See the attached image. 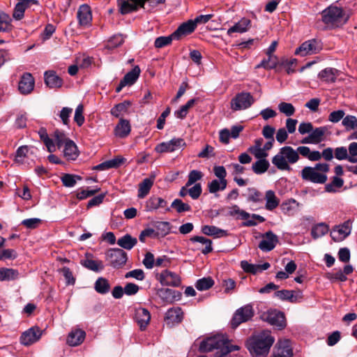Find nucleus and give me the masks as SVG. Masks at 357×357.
<instances>
[{
    "label": "nucleus",
    "instance_id": "obj_1",
    "mask_svg": "<svg viewBox=\"0 0 357 357\" xmlns=\"http://www.w3.org/2000/svg\"><path fill=\"white\" fill-rule=\"evenodd\" d=\"M239 347L230 344L228 338L224 335H215L202 340L199 345V351L209 352L216 350L214 357H231L230 352L237 351Z\"/></svg>",
    "mask_w": 357,
    "mask_h": 357
},
{
    "label": "nucleus",
    "instance_id": "obj_2",
    "mask_svg": "<svg viewBox=\"0 0 357 357\" xmlns=\"http://www.w3.org/2000/svg\"><path fill=\"white\" fill-rule=\"evenodd\" d=\"M275 341L268 331H264L254 335L248 348L253 357H265Z\"/></svg>",
    "mask_w": 357,
    "mask_h": 357
},
{
    "label": "nucleus",
    "instance_id": "obj_3",
    "mask_svg": "<svg viewBox=\"0 0 357 357\" xmlns=\"http://www.w3.org/2000/svg\"><path fill=\"white\" fill-rule=\"evenodd\" d=\"M300 159L296 151L290 146H284L279 149L272 158L273 165L281 171H291V165L296 163Z\"/></svg>",
    "mask_w": 357,
    "mask_h": 357
},
{
    "label": "nucleus",
    "instance_id": "obj_4",
    "mask_svg": "<svg viewBox=\"0 0 357 357\" xmlns=\"http://www.w3.org/2000/svg\"><path fill=\"white\" fill-rule=\"evenodd\" d=\"M329 171L327 163H317L314 167H305L301 172V178L304 181L313 183L324 184L327 181L326 173Z\"/></svg>",
    "mask_w": 357,
    "mask_h": 357
},
{
    "label": "nucleus",
    "instance_id": "obj_5",
    "mask_svg": "<svg viewBox=\"0 0 357 357\" xmlns=\"http://www.w3.org/2000/svg\"><path fill=\"white\" fill-rule=\"evenodd\" d=\"M322 21L328 26L338 27L348 20V16L343 9L336 6H330L321 13Z\"/></svg>",
    "mask_w": 357,
    "mask_h": 357
},
{
    "label": "nucleus",
    "instance_id": "obj_6",
    "mask_svg": "<svg viewBox=\"0 0 357 357\" xmlns=\"http://www.w3.org/2000/svg\"><path fill=\"white\" fill-rule=\"evenodd\" d=\"M261 318L269 324L277 327L279 330L283 329L287 325L284 314L277 310H269L264 312Z\"/></svg>",
    "mask_w": 357,
    "mask_h": 357
},
{
    "label": "nucleus",
    "instance_id": "obj_7",
    "mask_svg": "<svg viewBox=\"0 0 357 357\" xmlns=\"http://www.w3.org/2000/svg\"><path fill=\"white\" fill-rule=\"evenodd\" d=\"M106 257L110 266L114 268H119L126 264L128 255L122 249L111 248L107 251Z\"/></svg>",
    "mask_w": 357,
    "mask_h": 357
},
{
    "label": "nucleus",
    "instance_id": "obj_8",
    "mask_svg": "<svg viewBox=\"0 0 357 357\" xmlns=\"http://www.w3.org/2000/svg\"><path fill=\"white\" fill-rule=\"evenodd\" d=\"M254 102L255 99L250 93L241 92L231 99V108L234 111L245 109Z\"/></svg>",
    "mask_w": 357,
    "mask_h": 357
},
{
    "label": "nucleus",
    "instance_id": "obj_9",
    "mask_svg": "<svg viewBox=\"0 0 357 357\" xmlns=\"http://www.w3.org/2000/svg\"><path fill=\"white\" fill-rule=\"evenodd\" d=\"M254 315V310L250 305H246L238 309L231 321L232 328L238 327L241 323L248 321Z\"/></svg>",
    "mask_w": 357,
    "mask_h": 357
},
{
    "label": "nucleus",
    "instance_id": "obj_10",
    "mask_svg": "<svg viewBox=\"0 0 357 357\" xmlns=\"http://www.w3.org/2000/svg\"><path fill=\"white\" fill-rule=\"evenodd\" d=\"M352 222L348 220L342 224L336 225L331 231V236L335 242L344 240L351 231Z\"/></svg>",
    "mask_w": 357,
    "mask_h": 357
},
{
    "label": "nucleus",
    "instance_id": "obj_11",
    "mask_svg": "<svg viewBox=\"0 0 357 357\" xmlns=\"http://www.w3.org/2000/svg\"><path fill=\"white\" fill-rule=\"evenodd\" d=\"M321 50V45L315 39L308 40L303 43L296 50L295 54L301 56L312 55L319 53Z\"/></svg>",
    "mask_w": 357,
    "mask_h": 357
},
{
    "label": "nucleus",
    "instance_id": "obj_12",
    "mask_svg": "<svg viewBox=\"0 0 357 357\" xmlns=\"http://www.w3.org/2000/svg\"><path fill=\"white\" fill-rule=\"evenodd\" d=\"M185 146V142L182 138H173L168 142L158 144L155 148V151L160 153L173 152Z\"/></svg>",
    "mask_w": 357,
    "mask_h": 357
},
{
    "label": "nucleus",
    "instance_id": "obj_13",
    "mask_svg": "<svg viewBox=\"0 0 357 357\" xmlns=\"http://www.w3.org/2000/svg\"><path fill=\"white\" fill-rule=\"evenodd\" d=\"M42 335V331L38 326H33L20 336V343L24 346H29L40 340Z\"/></svg>",
    "mask_w": 357,
    "mask_h": 357
},
{
    "label": "nucleus",
    "instance_id": "obj_14",
    "mask_svg": "<svg viewBox=\"0 0 357 357\" xmlns=\"http://www.w3.org/2000/svg\"><path fill=\"white\" fill-rule=\"evenodd\" d=\"M35 86V79L30 73H24L18 83V90L22 95L31 93Z\"/></svg>",
    "mask_w": 357,
    "mask_h": 357
},
{
    "label": "nucleus",
    "instance_id": "obj_15",
    "mask_svg": "<svg viewBox=\"0 0 357 357\" xmlns=\"http://www.w3.org/2000/svg\"><path fill=\"white\" fill-rule=\"evenodd\" d=\"M183 319V312L180 307H172L165 314V323L169 328L180 324Z\"/></svg>",
    "mask_w": 357,
    "mask_h": 357
},
{
    "label": "nucleus",
    "instance_id": "obj_16",
    "mask_svg": "<svg viewBox=\"0 0 357 357\" xmlns=\"http://www.w3.org/2000/svg\"><path fill=\"white\" fill-rule=\"evenodd\" d=\"M278 243V237L271 231H268L262 235V240L258 247L264 252H269L275 248Z\"/></svg>",
    "mask_w": 357,
    "mask_h": 357
},
{
    "label": "nucleus",
    "instance_id": "obj_17",
    "mask_svg": "<svg viewBox=\"0 0 357 357\" xmlns=\"http://www.w3.org/2000/svg\"><path fill=\"white\" fill-rule=\"evenodd\" d=\"M293 351L289 340H279L275 345V350L271 357H291Z\"/></svg>",
    "mask_w": 357,
    "mask_h": 357
},
{
    "label": "nucleus",
    "instance_id": "obj_18",
    "mask_svg": "<svg viewBox=\"0 0 357 357\" xmlns=\"http://www.w3.org/2000/svg\"><path fill=\"white\" fill-rule=\"evenodd\" d=\"M159 281L162 285L178 287L181 284V278L176 273L165 270L159 276Z\"/></svg>",
    "mask_w": 357,
    "mask_h": 357
},
{
    "label": "nucleus",
    "instance_id": "obj_19",
    "mask_svg": "<svg viewBox=\"0 0 357 357\" xmlns=\"http://www.w3.org/2000/svg\"><path fill=\"white\" fill-rule=\"evenodd\" d=\"M167 202L162 197L151 196L146 202L145 210L148 212L156 211L159 208H165L166 211H169L170 208L167 207Z\"/></svg>",
    "mask_w": 357,
    "mask_h": 357
},
{
    "label": "nucleus",
    "instance_id": "obj_20",
    "mask_svg": "<svg viewBox=\"0 0 357 357\" xmlns=\"http://www.w3.org/2000/svg\"><path fill=\"white\" fill-rule=\"evenodd\" d=\"M141 331H144L149 325L151 320V314L149 311L144 307L135 309V317Z\"/></svg>",
    "mask_w": 357,
    "mask_h": 357
},
{
    "label": "nucleus",
    "instance_id": "obj_21",
    "mask_svg": "<svg viewBox=\"0 0 357 357\" xmlns=\"http://www.w3.org/2000/svg\"><path fill=\"white\" fill-rule=\"evenodd\" d=\"M117 2L122 15L130 13L143 7V1L141 0H117Z\"/></svg>",
    "mask_w": 357,
    "mask_h": 357
},
{
    "label": "nucleus",
    "instance_id": "obj_22",
    "mask_svg": "<svg viewBox=\"0 0 357 357\" xmlns=\"http://www.w3.org/2000/svg\"><path fill=\"white\" fill-rule=\"evenodd\" d=\"M197 26L192 20H189L181 24L177 29L173 33L174 40H179L183 36H187L192 33L196 29Z\"/></svg>",
    "mask_w": 357,
    "mask_h": 357
},
{
    "label": "nucleus",
    "instance_id": "obj_23",
    "mask_svg": "<svg viewBox=\"0 0 357 357\" xmlns=\"http://www.w3.org/2000/svg\"><path fill=\"white\" fill-rule=\"evenodd\" d=\"M77 17L80 26H86L89 25L92 20V14L90 7L87 4L80 6L77 13Z\"/></svg>",
    "mask_w": 357,
    "mask_h": 357
},
{
    "label": "nucleus",
    "instance_id": "obj_24",
    "mask_svg": "<svg viewBox=\"0 0 357 357\" xmlns=\"http://www.w3.org/2000/svg\"><path fill=\"white\" fill-rule=\"evenodd\" d=\"M157 294L163 301L169 303L179 300L181 296V294L179 291L168 288L158 289Z\"/></svg>",
    "mask_w": 357,
    "mask_h": 357
},
{
    "label": "nucleus",
    "instance_id": "obj_25",
    "mask_svg": "<svg viewBox=\"0 0 357 357\" xmlns=\"http://www.w3.org/2000/svg\"><path fill=\"white\" fill-rule=\"evenodd\" d=\"M347 131L354 130L349 137V139H357V118L354 115H347L342 121Z\"/></svg>",
    "mask_w": 357,
    "mask_h": 357
},
{
    "label": "nucleus",
    "instance_id": "obj_26",
    "mask_svg": "<svg viewBox=\"0 0 357 357\" xmlns=\"http://www.w3.org/2000/svg\"><path fill=\"white\" fill-rule=\"evenodd\" d=\"M86 337V333L82 329L72 331L68 336L67 343L71 347H76L81 344Z\"/></svg>",
    "mask_w": 357,
    "mask_h": 357
},
{
    "label": "nucleus",
    "instance_id": "obj_27",
    "mask_svg": "<svg viewBox=\"0 0 357 357\" xmlns=\"http://www.w3.org/2000/svg\"><path fill=\"white\" fill-rule=\"evenodd\" d=\"M155 176V175H151L149 178H144L139 184L138 189L137 197L140 199L145 197L150 192L152 188Z\"/></svg>",
    "mask_w": 357,
    "mask_h": 357
},
{
    "label": "nucleus",
    "instance_id": "obj_28",
    "mask_svg": "<svg viewBox=\"0 0 357 357\" xmlns=\"http://www.w3.org/2000/svg\"><path fill=\"white\" fill-rule=\"evenodd\" d=\"M295 151H297L298 155H302L307 158L310 161H318L321 158V153L318 151H311L307 146H298Z\"/></svg>",
    "mask_w": 357,
    "mask_h": 357
},
{
    "label": "nucleus",
    "instance_id": "obj_29",
    "mask_svg": "<svg viewBox=\"0 0 357 357\" xmlns=\"http://www.w3.org/2000/svg\"><path fill=\"white\" fill-rule=\"evenodd\" d=\"M44 77L45 83L50 88H59L63 84L62 79L54 71H46Z\"/></svg>",
    "mask_w": 357,
    "mask_h": 357
},
{
    "label": "nucleus",
    "instance_id": "obj_30",
    "mask_svg": "<svg viewBox=\"0 0 357 357\" xmlns=\"http://www.w3.org/2000/svg\"><path fill=\"white\" fill-rule=\"evenodd\" d=\"M250 25L251 21L248 18L243 17L228 29L227 34L231 35L233 33L246 32L250 29Z\"/></svg>",
    "mask_w": 357,
    "mask_h": 357
},
{
    "label": "nucleus",
    "instance_id": "obj_31",
    "mask_svg": "<svg viewBox=\"0 0 357 357\" xmlns=\"http://www.w3.org/2000/svg\"><path fill=\"white\" fill-rule=\"evenodd\" d=\"M131 130L130 124L128 120L121 119L114 129L116 136L124 138L127 137Z\"/></svg>",
    "mask_w": 357,
    "mask_h": 357
},
{
    "label": "nucleus",
    "instance_id": "obj_32",
    "mask_svg": "<svg viewBox=\"0 0 357 357\" xmlns=\"http://www.w3.org/2000/svg\"><path fill=\"white\" fill-rule=\"evenodd\" d=\"M338 75L339 71L333 68H326L319 73V79L327 83L334 82Z\"/></svg>",
    "mask_w": 357,
    "mask_h": 357
},
{
    "label": "nucleus",
    "instance_id": "obj_33",
    "mask_svg": "<svg viewBox=\"0 0 357 357\" xmlns=\"http://www.w3.org/2000/svg\"><path fill=\"white\" fill-rule=\"evenodd\" d=\"M266 205L265 208L268 211H273L280 204V199L276 197L274 191L269 190L265 195Z\"/></svg>",
    "mask_w": 357,
    "mask_h": 357
},
{
    "label": "nucleus",
    "instance_id": "obj_34",
    "mask_svg": "<svg viewBox=\"0 0 357 357\" xmlns=\"http://www.w3.org/2000/svg\"><path fill=\"white\" fill-rule=\"evenodd\" d=\"M203 234L207 236H211L215 238L227 236L228 235L226 230L220 229L215 226L204 225L202 227Z\"/></svg>",
    "mask_w": 357,
    "mask_h": 357
},
{
    "label": "nucleus",
    "instance_id": "obj_35",
    "mask_svg": "<svg viewBox=\"0 0 357 357\" xmlns=\"http://www.w3.org/2000/svg\"><path fill=\"white\" fill-rule=\"evenodd\" d=\"M63 155L68 160H74L78 157L77 147L72 140H68L64 145Z\"/></svg>",
    "mask_w": 357,
    "mask_h": 357
},
{
    "label": "nucleus",
    "instance_id": "obj_36",
    "mask_svg": "<svg viewBox=\"0 0 357 357\" xmlns=\"http://www.w3.org/2000/svg\"><path fill=\"white\" fill-rule=\"evenodd\" d=\"M137 243V238L128 234L119 238L117 241V244L121 248L128 250H130L132 248H134Z\"/></svg>",
    "mask_w": 357,
    "mask_h": 357
},
{
    "label": "nucleus",
    "instance_id": "obj_37",
    "mask_svg": "<svg viewBox=\"0 0 357 357\" xmlns=\"http://www.w3.org/2000/svg\"><path fill=\"white\" fill-rule=\"evenodd\" d=\"M19 272L13 268H1L0 281H10L17 279Z\"/></svg>",
    "mask_w": 357,
    "mask_h": 357
},
{
    "label": "nucleus",
    "instance_id": "obj_38",
    "mask_svg": "<svg viewBox=\"0 0 357 357\" xmlns=\"http://www.w3.org/2000/svg\"><path fill=\"white\" fill-rule=\"evenodd\" d=\"M94 289L100 294H106L110 290V284L106 278L100 277L96 281Z\"/></svg>",
    "mask_w": 357,
    "mask_h": 357
},
{
    "label": "nucleus",
    "instance_id": "obj_39",
    "mask_svg": "<svg viewBox=\"0 0 357 357\" xmlns=\"http://www.w3.org/2000/svg\"><path fill=\"white\" fill-rule=\"evenodd\" d=\"M82 264L89 270L94 272H100L104 269V265L102 261L86 259L82 261Z\"/></svg>",
    "mask_w": 357,
    "mask_h": 357
},
{
    "label": "nucleus",
    "instance_id": "obj_40",
    "mask_svg": "<svg viewBox=\"0 0 357 357\" xmlns=\"http://www.w3.org/2000/svg\"><path fill=\"white\" fill-rule=\"evenodd\" d=\"M268 58L263 59L260 63H259L256 68H263L266 70L275 68L278 63V57L275 55L267 54Z\"/></svg>",
    "mask_w": 357,
    "mask_h": 357
},
{
    "label": "nucleus",
    "instance_id": "obj_41",
    "mask_svg": "<svg viewBox=\"0 0 357 357\" xmlns=\"http://www.w3.org/2000/svg\"><path fill=\"white\" fill-rule=\"evenodd\" d=\"M140 68L138 66H135L130 72L126 73L123 78V83L127 85L133 84L138 79L140 74Z\"/></svg>",
    "mask_w": 357,
    "mask_h": 357
},
{
    "label": "nucleus",
    "instance_id": "obj_42",
    "mask_svg": "<svg viewBox=\"0 0 357 357\" xmlns=\"http://www.w3.org/2000/svg\"><path fill=\"white\" fill-rule=\"evenodd\" d=\"M131 102L128 100H125L116 105L112 109L111 114L115 117H119L121 115L127 113Z\"/></svg>",
    "mask_w": 357,
    "mask_h": 357
},
{
    "label": "nucleus",
    "instance_id": "obj_43",
    "mask_svg": "<svg viewBox=\"0 0 357 357\" xmlns=\"http://www.w3.org/2000/svg\"><path fill=\"white\" fill-rule=\"evenodd\" d=\"M329 230L328 226L325 223H319L311 229V235L314 239L322 237L328 233Z\"/></svg>",
    "mask_w": 357,
    "mask_h": 357
},
{
    "label": "nucleus",
    "instance_id": "obj_44",
    "mask_svg": "<svg viewBox=\"0 0 357 357\" xmlns=\"http://www.w3.org/2000/svg\"><path fill=\"white\" fill-rule=\"evenodd\" d=\"M190 241L193 243L197 242L205 245V248L202 250L204 255H207L213 250L212 241L208 238L204 236H195L192 237Z\"/></svg>",
    "mask_w": 357,
    "mask_h": 357
},
{
    "label": "nucleus",
    "instance_id": "obj_45",
    "mask_svg": "<svg viewBox=\"0 0 357 357\" xmlns=\"http://www.w3.org/2000/svg\"><path fill=\"white\" fill-rule=\"evenodd\" d=\"M269 166L270 164L267 160L261 159L254 162L252 169L255 174H261L268 170Z\"/></svg>",
    "mask_w": 357,
    "mask_h": 357
},
{
    "label": "nucleus",
    "instance_id": "obj_46",
    "mask_svg": "<svg viewBox=\"0 0 357 357\" xmlns=\"http://www.w3.org/2000/svg\"><path fill=\"white\" fill-rule=\"evenodd\" d=\"M214 285V280L211 277L199 279L195 283V287L199 291H206Z\"/></svg>",
    "mask_w": 357,
    "mask_h": 357
},
{
    "label": "nucleus",
    "instance_id": "obj_47",
    "mask_svg": "<svg viewBox=\"0 0 357 357\" xmlns=\"http://www.w3.org/2000/svg\"><path fill=\"white\" fill-rule=\"evenodd\" d=\"M328 128L326 126L319 127L312 129L311 135V138L313 139L315 144L321 142L324 139V135L327 132Z\"/></svg>",
    "mask_w": 357,
    "mask_h": 357
},
{
    "label": "nucleus",
    "instance_id": "obj_48",
    "mask_svg": "<svg viewBox=\"0 0 357 357\" xmlns=\"http://www.w3.org/2000/svg\"><path fill=\"white\" fill-rule=\"evenodd\" d=\"M171 207L179 213L191 211V206L188 204L184 203L180 199H174L171 204Z\"/></svg>",
    "mask_w": 357,
    "mask_h": 357
},
{
    "label": "nucleus",
    "instance_id": "obj_49",
    "mask_svg": "<svg viewBox=\"0 0 357 357\" xmlns=\"http://www.w3.org/2000/svg\"><path fill=\"white\" fill-rule=\"evenodd\" d=\"M124 42V38L122 34H116L112 36L107 43L106 48L114 49L121 45Z\"/></svg>",
    "mask_w": 357,
    "mask_h": 357
},
{
    "label": "nucleus",
    "instance_id": "obj_50",
    "mask_svg": "<svg viewBox=\"0 0 357 357\" xmlns=\"http://www.w3.org/2000/svg\"><path fill=\"white\" fill-rule=\"evenodd\" d=\"M155 228L157 229L156 236H165L170 232V224L168 222H158L155 223Z\"/></svg>",
    "mask_w": 357,
    "mask_h": 357
},
{
    "label": "nucleus",
    "instance_id": "obj_51",
    "mask_svg": "<svg viewBox=\"0 0 357 357\" xmlns=\"http://www.w3.org/2000/svg\"><path fill=\"white\" fill-rule=\"evenodd\" d=\"M227 184V182H225V184H223V181L221 180L214 179L208 184V191L211 193H215L219 190H223L226 188Z\"/></svg>",
    "mask_w": 357,
    "mask_h": 357
},
{
    "label": "nucleus",
    "instance_id": "obj_52",
    "mask_svg": "<svg viewBox=\"0 0 357 357\" xmlns=\"http://www.w3.org/2000/svg\"><path fill=\"white\" fill-rule=\"evenodd\" d=\"M195 102V99L189 100L185 105L181 106L178 110L175 112V116L181 119H184L188 112V109L194 105Z\"/></svg>",
    "mask_w": 357,
    "mask_h": 357
},
{
    "label": "nucleus",
    "instance_id": "obj_53",
    "mask_svg": "<svg viewBox=\"0 0 357 357\" xmlns=\"http://www.w3.org/2000/svg\"><path fill=\"white\" fill-rule=\"evenodd\" d=\"M80 180L81 177L77 175L66 174L61 177V181L64 186L73 187L76 184V180Z\"/></svg>",
    "mask_w": 357,
    "mask_h": 357
},
{
    "label": "nucleus",
    "instance_id": "obj_54",
    "mask_svg": "<svg viewBox=\"0 0 357 357\" xmlns=\"http://www.w3.org/2000/svg\"><path fill=\"white\" fill-rule=\"evenodd\" d=\"M203 176V173L199 170L194 169L190 171L188 176L187 186H191L197 183V181L201 180Z\"/></svg>",
    "mask_w": 357,
    "mask_h": 357
},
{
    "label": "nucleus",
    "instance_id": "obj_55",
    "mask_svg": "<svg viewBox=\"0 0 357 357\" xmlns=\"http://www.w3.org/2000/svg\"><path fill=\"white\" fill-rule=\"evenodd\" d=\"M174 39L173 33L168 36H160L155 39L154 45L156 48H162L171 44Z\"/></svg>",
    "mask_w": 357,
    "mask_h": 357
},
{
    "label": "nucleus",
    "instance_id": "obj_56",
    "mask_svg": "<svg viewBox=\"0 0 357 357\" xmlns=\"http://www.w3.org/2000/svg\"><path fill=\"white\" fill-rule=\"evenodd\" d=\"M278 109L287 116H291L295 112V108L293 105L285 102H282L278 105Z\"/></svg>",
    "mask_w": 357,
    "mask_h": 357
},
{
    "label": "nucleus",
    "instance_id": "obj_57",
    "mask_svg": "<svg viewBox=\"0 0 357 357\" xmlns=\"http://www.w3.org/2000/svg\"><path fill=\"white\" fill-rule=\"evenodd\" d=\"M248 199L249 201L257 203L263 201V197L261 193L254 188H250L248 189Z\"/></svg>",
    "mask_w": 357,
    "mask_h": 357
},
{
    "label": "nucleus",
    "instance_id": "obj_58",
    "mask_svg": "<svg viewBox=\"0 0 357 357\" xmlns=\"http://www.w3.org/2000/svg\"><path fill=\"white\" fill-rule=\"evenodd\" d=\"M344 184L343 179L339 178L338 176H334L333 178V181L331 183L326 185V190L329 192H335L334 187L340 188Z\"/></svg>",
    "mask_w": 357,
    "mask_h": 357
},
{
    "label": "nucleus",
    "instance_id": "obj_59",
    "mask_svg": "<svg viewBox=\"0 0 357 357\" xmlns=\"http://www.w3.org/2000/svg\"><path fill=\"white\" fill-rule=\"evenodd\" d=\"M24 6L22 2H18L15 5L13 13V17L15 20H20L24 17V12L26 9Z\"/></svg>",
    "mask_w": 357,
    "mask_h": 357
},
{
    "label": "nucleus",
    "instance_id": "obj_60",
    "mask_svg": "<svg viewBox=\"0 0 357 357\" xmlns=\"http://www.w3.org/2000/svg\"><path fill=\"white\" fill-rule=\"evenodd\" d=\"M188 195L192 199H197L202 192V188L201 183H195L193 186L191 188H188Z\"/></svg>",
    "mask_w": 357,
    "mask_h": 357
},
{
    "label": "nucleus",
    "instance_id": "obj_61",
    "mask_svg": "<svg viewBox=\"0 0 357 357\" xmlns=\"http://www.w3.org/2000/svg\"><path fill=\"white\" fill-rule=\"evenodd\" d=\"M326 278L332 282L335 280L345 282L347 280V277L344 275L342 270H339L335 273H326Z\"/></svg>",
    "mask_w": 357,
    "mask_h": 357
},
{
    "label": "nucleus",
    "instance_id": "obj_62",
    "mask_svg": "<svg viewBox=\"0 0 357 357\" xmlns=\"http://www.w3.org/2000/svg\"><path fill=\"white\" fill-rule=\"evenodd\" d=\"M84 107L82 105H79L75 112L74 121L76 123L81 126L84 123V116L83 115Z\"/></svg>",
    "mask_w": 357,
    "mask_h": 357
},
{
    "label": "nucleus",
    "instance_id": "obj_63",
    "mask_svg": "<svg viewBox=\"0 0 357 357\" xmlns=\"http://www.w3.org/2000/svg\"><path fill=\"white\" fill-rule=\"evenodd\" d=\"M41 220L37 218L25 219L22 221L21 224L27 229H36L41 223Z\"/></svg>",
    "mask_w": 357,
    "mask_h": 357
},
{
    "label": "nucleus",
    "instance_id": "obj_64",
    "mask_svg": "<svg viewBox=\"0 0 357 357\" xmlns=\"http://www.w3.org/2000/svg\"><path fill=\"white\" fill-rule=\"evenodd\" d=\"M54 140L56 146L60 148L62 145H65L66 143L70 140L67 138L64 132L59 130H56L54 134Z\"/></svg>",
    "mask_w": 357,
    "mask_h": 357
}]
</instances>
